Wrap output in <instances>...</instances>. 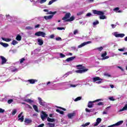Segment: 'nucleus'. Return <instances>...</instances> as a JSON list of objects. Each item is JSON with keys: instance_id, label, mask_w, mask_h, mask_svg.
<instances>
[{"instance_id": "obj_36", "label": "nucleus", "mask_w": 127, "mask_h": 127, "mask_svg": "<svg viewBox=\"0 0 127 127\" xmlns=\"http://www.w3.org/2000/svg\"><path fill=\"white\" fill-rule=\"evenodd\" d=\"M103 49V48L102 47H100L99 48H96L95 49V50H98L99 52H101V51H102Z\"/></svg>"}, {"instance_id": "obj_58", "label": "nucleus", "mask_w": 127, "mask_h": 127, "mask_svg": "<svg viewBox=\"0 0 127 127\" xmlns=\"http://www.w3.org/2000/svg\"><path fill=\"white\" fill-rule=\"evenodd\" d=\"M118 68H119V69H121V71H122L123 72H124V71H125V69H124V68H123V67H122L121 66H118Z\"/></svg>"}, {"instance_id": "obj_23", "label": "nucleus", "mask_w": 127, "mask_h": 127, "mask_svg": "<svg viewBox=\"0 0 127 127\" xmlns=\"http://www.w3.org/2000/svg\"><path fill=\"white\" fill-rule=\"evenodd\" d=\"M1 40H3V41H5L6 42H10V41H11V39L5 38L3 37H1Z\"/></svg>"}, {"instance_id": "obj_35", "label": "nucleus", "mask_w": 127, "mask_h": 127, "mask_svg": "<svg viewBox=\"0 0 127 127\" xmlns=\"http://www.w3.org/2000/svg\"><path fill=\"white\" fill-rule=\"evenodd\" d=\"M113 35H114V36H115V37H119V32H115L113 33Z\"/></svg>"}, {"instance_id": "obj_49", "label": "nucleus", "mask_w": 127, "mask_h": 127, "mask_svg": "<svg viewBox=\"0 0 127 127\" xmlns=\"http://www.w3.org/2000/svg\"><path fill=\"white\" fill-rule=\"evenodd\" d=\"M53 2H55L54 0H52L50 1L48 3L49 5H51V4H52V3H53Z\"/></svg>"}, {"instance_id": "obj_42", "label": "nucleus", "mask_w": 127, "mask_h": 127, "mask_svg": "<svg viewBox=\"0 0 127 127\" xmlns=\"http://www.w3.org/2000/svg\"><path fill=\"white\" fill-rule=\"evenodd\" d=\"M81 97H78L74 99V102H78V101H80L81 100Z\"/></svg>"}, {"instance_id": "obj_40", "label": "nucleus", "mask_w": 127, "mask_h": 127, "mask_svg": "<svg viewBox=\"0 0 127 127\" xmlns=\"http://www.w3.org/2000/svg\"><path fill=\"white\" fill-rule=\"evenodd\" d=\"M16 109H14L12 110V116H14V115H15V114H16Z\"/></svg>"}, {"instance_id": "obj_20", "label": "nucleus", "mask_w": 127, "mask_h": 127, "mask_svg": "<svg viewBox=\"0 0 127 127\" xmlns=\"http://www.w3.org/2000/svg\"><path fill=\"white\" fill-rule=\"evenodd\" d=\"M37 42L38 44L39 45H40V46H41V45H43V40H42V39H38Z\"/></svg>"}, {"instance_id": "obj_39", "label": "nucleus", "mask_w": 127, "mask_h": 127, "mask_svg": "<svg viewBox=\"0 0 127 127\" xmlns=\"http://www.w3.org/2000/svg\"><path fill=\"white\" fill-rule=\"evenodd\" d=\"M99 24V21L98 20H96L93 23V25L95 26Z\"/></svg>"}, {"instance_id": "obj_22", "label": "nucleus", "mask_w": 127, "mask_h": 127, "mask_svg": "<svg viewBox=\"0 0 127 127\" xmlns=\"http://www.w3.org/2000/svg\"><path fill=\"white\" fill-rule=\"evenodd\" d=\"M0 44L2 46H3V47H4L5 48H6V47H8V46H9L8 44L4 43L2 42H0Z\"/></svg>"}, {"instance_id": "obj_16", "label": "nucleus", "mask_w": 127, "mask_h": 127, "mask_svg": "<svg viewBox=\"0 0 127 127\" xmlns=\"http://www.w3.org/2000/svg\"><path fill=\"white\" fill-rule=\"evenodd\" d=\"M27 82L29 83V84H35V82H37V80L31 79L27 80Z\"/></svg>"}, {"instance_id": "obj_37", "label": "nucleus", "mask_w": 127, "mask_h": 127, "mask_svg": "<svg viewBox=\"0 0 127 127\" xmlns=\"http://www.w3.org/2000/svg\"><path fill=\"white\" fill-rule=\"evenodd\" d=\"M20 63L21 64L22 63H23L25 61V59L24 58H23L21 59L20 60Z\"/></svg>"}, {"instance_id": "obj_27", "label": "nucleus", "mask_w": 127, "mask_h": 127, "mask_svg": "<svg viewBox=\"0 0 127 127\" xmlns=\"http://www.w3.org/2000/svg\"><path fill=\"white\" fill-rule=\"evenodd\" d=\"M33 108L34 110L35 111V112H37V113H38V107H37V105H33Z\"/></svg>"}, {"instance_id": "obj_53", "label": "nucleus", "mask_w": 127, "mask_h": 127, "mask_svg": "<svg viewBox=\"0 0 127 127\" xmlns=\"http://www.w3.org/2000/svg\"><path fill=\"white\" fill-rule=\"evenodd\" d=\"M5 110L4 109H2L1 108H0V114H1L2 113H4Z\"/></svg>"}, {"instance_id": "obj_63", "label": "nucleus", "mask_w": 127, "mask_h": 127, "mask_svg": "<svg viewBox=\"0 0 127 127\" xmlns=\"http://www.w3.org/2000/svg\"><path fill=\"white\" fill-rule=\"evenodd\" d=\"M56 40H57L58 41H59L60 40H61V37L56 38Z\"/></svg>"}, {"instance_id": "obj_18", "label": "nucleus", "mask_w": 127, "mask_h": 127, "mask_svg": "<svg viewBox=\"0 0 127 127\" xmlns=\"http://www.w3.org/2000/svg\"><path fill=\"white\" fill-rule=\"evenodd\" d=\"M125 111H127V104H126L122 109H120L118 113H121V112H125Z\"/></svg>"}, {"instance_id": "obj_15", "label": "nucleus", "mask_w": 127, "mask_h": 127, "mask_svg": "<svg viewBox=\"0 0 127 127\" xmlns=\"http://www.w3.org/2000/svg\"><path fill=\"white\" fill-rule=\"evenodd\" d=\"M75 116H76V113L75 112L68 113L67 115V118H68V119H72V118H74Z\"/></svg>"}, {"instance_id": "obj_56", "label": "nucleus", "mask_w": 127, "mask_h": 127, "mask_svg": "<svg viewBox=\"0 0 127 127\" xmlns=\"http://www.w3.org/2000/svg\"><path fill=\"white\" fill-rule=\"evenodd\" d=\"M85 112H86V113H90L91 110L88 109V108H86L85 109Z\"/></svg>"}, {"instance_id": "obj_34", "label": "nucleus", "mask_w": 127, "mask_h": 127, "mask_svg": "<svg viewBox=\"0 0 127 127\" xmlns=\"http://www.w3.org/2000/svg\"><path fill=\"white\" fill-rule=\"evenodd\" d=\"M48 126L49 127H55V124H53V123H49L48 124Z\"/></svg>"}, {"instance_id": "obj_44", "label": "nucleus", "mask_w": 127, "mask_h": 127, "mask_svg": "<svg viewBox=\"0 0 127 127\" xmlns=\"http://www.w3.org/2000/svg\"><path fill=\"white\" fill-rule=\"evenodd\" d=\"M125 50H126L125 48H122V49H118V51H120L121 52H124V51H125Z\"/></svg>"}, {"instance_id": "obj_60", "label": "nucleus", "mask_w": 127, "mask_h": 127, "mask_svg": "<svg viewBox=\"0 0 127 127\" xmlns=\"http://www.w3.org/2000/svg\"><path fill=\"white\" fill-rule=\"evenodd\" d=\"M27 29H33V27H30V26H28L26 27Z\"/></svg>"}, {"instance_id": "obj_29", "label": "nucleus", "mask_w": 127, "mask_h": 127, "mask_svg": "<svg viewBox=\"0 0 127 127\" xmlns=\"http://www.w3.org/2000/svg\"><path fill=\"white\" fill-rule=\"evenodd\" d=\"M90 124L91 123L90 122H87V123H85V124L82 125L81 126V127H88V126H90Z\"/></svg>"}, {"instance_id": "obj_48", "label": "nucleus", "mask_w": 127, "mask_h": 127, "mask_svg": "<svg viewBox=\"0 0 127 127\" xmlns=\"http://www.w3.org/2000/svg\"><path fill=\"white\" fill-rule=\"evenodd\" d=\"M38 20H44V17H38Z\"/></svg>"}, {"instance_id": "obj_45", "label": "nucleus", "mask_w": 127, "mask_h": 127, "mask_svg": "<svg viewBox=\"0 0 127 127\" xmlns=\"http://www.w3.org/2000/svg\"><path fill=\"white\" fill-rule=\"evenodd\" d=\"M57 29H58V30H65V28H64V27H58L57 28Z\"/></svg>"}, {"instance_id": "obj_50", "label": "nucleus", "mask_w": 127, "mask_h": 127, "mask_svg": "<svg viewBox=\"0 0 127 127\" xmlns=\"http://www.w3.org/2000/svg\"><path fill=\"white\" fill-rule=\"evenodd\" d=\"M12 102H13V100H12V99H9L7 101L8 104H11V103H12Z\"/></svg>"}, {"instance_id": "obj_52", "label": "nucleus", "mask_w": 127, "mask_h": 127, "mask_svg": "<svg viewBox=\"0 0 127 127\" xmlns=\"http://www.w3.org/2000/svg\"><path fill=\"white\" fill-rule=\"evenodd\" d=\"M6 17L7 19H8V20H9V19H10V18H11V17H10V16L9 15H6Z\"/></svg>"}, {"instance_id": "obj_3", "label": "nucleus", "mask_w": 127, "mask_h": 127, "mask_svg": "<svg viewBox=\"0 0 127 127\" xmlns=\"http://www.w3.org/2000/svg\"><path fill=\"white\" fill-rule=\"evenodd\" d=\"M92 80L94 83L96 82V84H102V83H103V80L104 79L100 78V77L97 76V77H93L92 78Z\"/></svg>"}, {"instance_id": "obj_9", "label": "nucleus", "mask_w": 127, "mask_h": 127, "mask_svg": "<svg viewBox=\"0 0 127 127\" xmlns=\"http://www.w3.org/2000/svg\"><path fill=\"white\" fill-rule=\"evenodd\" d=\"M64 84L68 86L67 89H69V88H76L78 86V84H69V82H64Z\"/></svg>"}, {"instance_id": "obj_43", "label": "nucleus", "mask_w": 127, "mask_h": 127, "mask_svg": "<svg viewBox=\"0 0 127 127\" xmlns=\"http://www.w3.org/2000/svg\"><path fill=\"white\" fill-rule=\"evenodd\" d=\"M125 37V34H119L118 37H121L123 38V37Z\"/></svg>"}, {"instance_id": "obj_12", "label": "nucleus", "mask_w": 127, "mask_h": 127, "mask_svg": "<svg viewBox=\"0 0 127 127\" xmlns=\"http://www.w3.org/2000/svg\"><path fill=\"white\" fill-rule=\"evenodd\" d=\"M101 57H102V60H106V59H109L110 58L109 56H107V52H105L102 54Z\"/></svg>"}, {"instance_id": "obj_57", "label": "nucleus", "mask_w": 127, "mask_h": 127, "mask_svg": "<svg viewBox=\"0 0 127 127\" xmlns=\"http://www.w3.org/2000/svg\"><path fill=\"white\" fill-rule=\"evenodd\" d=\"M82 14H83V11H81L77 13V15L78 16L82 15Z\"/></svg>"}, {"instance_id": "obj_10", "label": "nucleus", "mask_w": 127, "mask_h": 127, "mask_svg": "<svg viewBox=\"0 0 127 127\" xmlns=\"http://www.w3.org/2000/svg\"><path fill=\"white\" fill-rule=\"evenodd\" d=\"M102 122V119L101 118H97L96 119V122L93 124V127H97L100 125V123Z\"/></svg>"}, {"instance_id": "obj_59", "label": "nucleus", "mask_w": 127, "mask_h": 127, "mask_svg": "<svg viewBox=\"0 0 127 127\" xmlns=\"http://www.w3.org/2000/svg\"><path fill=\"white\" fill-rule=\"evenodd\" d=\"M118 68H119V69H121V71H122L123 72H124V71H125V69H124V68H123V67H122L121 66H118Z\"/></svg>"}, {"instance_id": "obj_54", "label": "nucleus", "mask_w": 127, "mask_h": 127, "mask_svg": "<svg viewBox=\"0 0 127 127\" xmlns=\"http://www.w3.org/2000/svg\"><path fill=\"white\" fill-rule=\"evenodd\" d=\"M98 106H104V103L103 102H99L97 104Z\"/></svg>"}, {"instance_id": "obj_47", "label": "nucleus", "mask_w": 127, "mask_h": 127, "mask_svg": "<svg viewBox=\"0 0 127 127\" xmlns=\"http://www.w3.org/2000/svg\"><path fill=\"white\" fill-rule=\"evenodd\" d=\"M47 0H40V3L42 4V3H44V2H46Z\"/></svg>"}, {"instance_id": "obj_8", "label": "nucleus", "mask_w": 127, "mask_h": 127, "mask_svg": "<svg viewBox=\"0 0 127 127\" xmlns=\"http://www.w3.org/2000/svg\"><path fill=\"white\" fill-rule=\"evenodd\" d=\"M123 123H124V121H121L117 122L115 124H113L112 125L108 126V127H119V126H121V125H123Z\"/></svg>"}, {"instance_id": "obj_38", "label": "nucleus", "mask_w": 127, "mask_h": 127, "mask_svg": "<svg viewBox=\"0 0 127 127\" xmlns=\"http://www.w3.org/2000/svg\"><path fill=\"white\" fill-rule=\"evenodd\" d=\"M70 74H72V71H69V72H67L66 73H65L64 75V76L67 77V76H69V75H70Z\"/></svg>"}, {"instance_id": "obj_46", "label": "nucleus", "mask_w": 127, "mask_h": 127, "mask_svg": "<svg viewBox=\"0 0 127 127\" xmlns=\"http://www.w3.org/2000/svg\"><path fill=\"white\" fill-rule=\"evenodd\" d=\"M60 56L61 58H64L66 57V56H65V55H64L62 53H61L60 54Z\"/></svg>"}, {"instance_id": "obj_25", "label": "nucleus", "mask_w": 127, "mask_h": 127, "mask_svg": "<svg viewBox=\"0 0 127 127\" xmlns=\"http://www.w3.org/2000/svg\"><path fill=\"white\" fill-rule=\"evenodd\" d=\"M24 101L26 102L27 103H29V104H31V103H34V100L30 99H25Z\"/></svg>"}, {"instance_id": "obj_4", "label": "nucleus", "mask_w": 127, "mask_h": 127, "mask_svg": "<svg viewBox=\"0 0 127 127\" xmlns=\"http://www.w3.org/2000/svg\"><path fill=\"white\" fill-rule=\"evenodd\" d=\"M36 36H42V37H45L46 34L44 32L39 31L35 33Z\"/></svg>"}, {"instance_id": "obj_13", "label": "nucleus", "mask_w": 127, "mask_h": 127, "mask_svg": "<svg viewBox=\"0 0 127 127\" xmlns=\"http://www.w3.org/2000/svg\"><path fill=\"white\" fill-rule=\"evenodd\" d=\"M23 112H21V113L18 116V121H20L21 122H23L24 120V116L22 115Z\"/></svg>"}, {"instance_id": "obj_30", "label": "nucleus", "mask_w": 127, "mask_h": 127, "mask_svg": "<svg viewBox=\"0 0 127 127\" xmlns=\"http://www.w3.org/2000/svg\"><path fill=\"white\" fill-rule=\"evenodd\" d=\"M21 36L20 35H18L16 37V40H17V41H20L21 40Z\"/></svg>"}, {"instance_id": "obj_61", "label": "nucleus", "mask_w": 127, "mask_h": 127, "mask_svg": "<svg viewBox=\"0 0 127 127\" xmlns=\"http://www.w3.org/2000/svg\"><path fill=\"white\" fill-rule=\"evenodd\" d=\"M77 32H78V30H75L73 31V34L76 35L77 34Z\"/></svg>"}, {"instance_id": "obj_14", "label": "nucleus", "mask_w": 127, "mask_h": 127, "mask_svg": "<svg viewBox=\"0 0 127 127\" xmlns=\"http://www.w3.org/2000/svg\"><path fill=\"white\" fill-rule=\"evenodd\" d=\"M0 58L1 60V64L3 65L4 64H5V63H6L7 60H6V59H5V58H4L3 56H0Z\"/></svg>"}, {"instance_id": "obj_5", "label": "nucleus", "mask_w": 127, "mask_h": 127, "mask_svg": "<svg viewBox=\"0 0 127 127\" xmlns=\"http://www.w3.org/2000/svg\"><path fill=\"white\" fill-rule=\"evenodd\" d=\"M92 43V41H88L82 43L81 44L79 45L78 46V48H82V47H84V46H86L87 44H91Z\"/></svg>"}, {"instance_id": "obj_55", "label": "nucleus", "mask_w": 127, "mask_h": 127, "mask_svg": "<svg viewBox=\"0 0 127 127\" xmlns=\"http://www.w3.org/2000/svg\"><path fill=\"white\" fill-rule=\"evenodd\" d=\"M109 100L110 101H115V99H114L113 97H110L109 98Z\"/></svg>"}, {"instance_id": "obj_33", "label": "nucleus", "mask_w": 127, "mask_h": 127, "mask_svg": "<svg viewBox=\"0 0 127 127\" xmlns=\"http://www.w3.org/2000/svg\"><path fill=\"white\" fill-rule=\"evenodd\" d=\"M56 13H57V11L52 12L51 11L48 12L47 14H53V15H54V14H56Z\"/></svg>"}, {"instance_id": "obj_2", "label": "nucleus", "mask_w": 127, "mask_h": 127, "mask_svg": "<svg viewBox=\"0 0 127 127\" xmlns=\"http://www.w3.org/2000/svg\"><path fill=\"white\" fill-rule=\"evenodd\" d=\"M104 100L103 99H97L96 100L93 101H89L88 103L87 107L88 108H93L94 107V103H96V102H100V101H103Z\"/></svg>"}, {"instance_id": "obj_17", "label": "nucleus", "mask_w": 127, "mask_h": 127, "mask_svg": "<svg viewBox=\"0 0 127 127\" xmlns=\"http://www.w3.org/2000/svg\"><path fill=\"white\" fill-rule=\"evenodd\" d=\"M88 70V69H80V70H75V72L76 73H85V72H87Z\"/></svg>"}, {"instance_id": "obj_6", "label": "nucleus", "mask_w": 127, "mask_h": 127, "mask_svg": "<svg viewBox=\"0 0 127 127\" xmlns=\"http://www.w3.org/2000/svg\"><path fill=\"white\" fill-rule=\"evenodd\" d=\"M38 100L39 101V103L41 106H42V107H45V105H46V103L42 100V99L40 97L38 98Z\"/></svg>"}, {"instance_id": "obj_1", "label": "nucleus", "mask_w": 127, "mask_h": 127, "mask_svg": "<svg viewBox=\"0 0 127 127\" xmlns=\"http://www.w3.org/2000/svg\"><path fill=\"white\" fill-rule=\"evenodd\" d=\"M93 12L94 14H97V15H100V19H107V17L105 16L104 13L102 11H98L96 10H93Z\"/></svg>"}, {"instance_id": "obj_32", "label": "nucleus", "mask_w": 127, "mask_h": 127, "mask_svg": "<svg viewBox=\"0 0 127 127\" xmlns=\"http://www.w3.org/2000/svg\"><path fill=\"white\" fill-rule=\"evenodd\" d=\"M18 43V42H17L16 40H13L12 43H11V44H12V45H16V44H17Z\"/></svg>"}, {"instance_id": "obj_26", "label": "nucleus", "mask_w": 127, "mask_h": 127, "mask_svg": "<svg viewBox=\"0 0 127 127\" xmlns=\"http://www.w3.org/2000/svg\"><path fill=\"white\" fill-rule=\"evenodd\" d=\"M111 108V106L108 107L106 108V110L103 111V115H108V110Z\"/></svg>"}, {"instance_id": "obj_7", "label": "nucleus", "mask_w": 127, "mask_h": 127, "mask_svg": "<svg viewBox=\"0 0 127 127\" xmlns=\"http://www.w3.org/2000/svg\"><path fill=\"white\" fill-rule=\"evenodd\" d=\"M70 16H71V13H70V12L66 13L65 16L63 18V20L67 21V20L70 18Z\"/></svg>"}, {"instance_id": "obj_28", "label": "nucleus", "mask_w": 127, "mask_h": 127, "mask_svg": "<svg viewBox=\"0 0 127 127\" xmlns=\"http://www.w3.org/2000/svg\"><path fill=\"white\" fill-rule=\"evenodd\" d=\"M48 122H51V123H54L55 122V120L54 119L50 118L49 117L47 119Z\"/></svg>"}, {"instance_id": "obj_41", "label": "nucleus", "mask_w": 127, "mask_h": 127, "mask_svg": "<svg viewBox=\"0 0 127 127\" xmlns=\"http://www.w3.org/2000/svg\"><path fill=\"white\" fill-rule=\"evenodd\" d=\"M56 111H57V112L58 113H59L60 114H61V115H63V114H64V112L61 111H60V110H59V109H57Z\"/></svg>"}, {"instance_id": "obj_64", "label": "nucleus", "mask_w": 127, "mask_h": 127, "mask_svg": "<svg viewBox=\"0 0 127 127\" xmlns=\"http://www.w3.org/2000/svg\"><path fill=\"white\" fill-rule=\"evenodd\" d=\"M111 26H112V28H115L116 26H117V25L112 24Z\"/></svg>"}, {"instance_id": "obj_21", "label": "nucleus", "mask_w": 127, "mask_h": 127, "mask_svg": "<svg viewBox=\"0 0 127 127\" xmlns=\"http://www.w3.org/2000/svg\"><path fill=\"white\" fill-rule=\"evenodd\" d=\"M32 122V121H31V120H30V119H26L25 120V125H28L29 124H31Z\"/></svg>"}, {"instance_id": "obj_19", "label": "nucleus", "mask_w": 127, "mask_h": 127, "mask_svg": "<svg viewBox=\"0 0 127 127\" xmlns=\"http://www.w3.org/2000/svg\"><path fill=\"white\" fill-rule=\"evenodd\" d=\"M54 15H50L49 16H44V18L46 20H48V19H52L53 18Z\"/></svg>"}, {"instance_id": "obj_31", "label": "nucleus", "mask_w": 127, "mask_h": 127, "mask_svg": "<svg viewBox=\"0 0 127 127\" xmlns=\"http://www.w3.org/2000/svg\"><path fill=\"white\" fill-rule=\"evenodd\" d=\"M75 19V17L74 16H72L70 17L69 19L66 20L67 21H73Z\"/></svg>"}, {"instance_id": "obj_62", "label": "nucleus", "mask_w": 127, "mask_h": 127, "mask_svg": "<svg viewBox=\"0 0 127 127\" xmlns=\"http://www.w3.org/2000/svg\"><path fill=\"white\" fill-rule=\"evenodd\" d=\"M54 37H55V36L53 34L51 35L50 36V38L51 39H53Z\"/></svg>"}, {"instance_id": "obj_51", "label": "nucleus", "mask_w": 127, "mask_h": 127, "mask_svg": "<svg viewBox=\"0 0 127 127\" xmlns=\"http://www.w3.org/2000/svg\"><path fill=\"white\" fill-rule=\"evenodd\" d=\"M76 67L78 68V69H82L83 68V66H82L81 64L76 65Z\"/></svg>"}, {"instance_id": "obj_11", "label": "nucleus", "mask_w": 127, "mask_h": 127, "mask_svg": "<svg viewBox=\"0 0 127 127\" xmlns=\"http://www.w3.org/2000/svg\"><path fill=\"white\" fill-rule=\"evenodd\" d=\"M47 117H48V115L46 114V113L45 112L42 111V114L41 115V117L42 121H44L45 119L47 118Z\"/></svg>"}, {"instance_id": "obj_24", "label": "nucleus", "mask_w": 127, "mask_h": 127, "mask_svg": "<svg viewBox=\"0 0 127 127\" xmlns=\"http://www.w3.org/2000/svg\"><path fill=\"white\" fill-rule=\"evenodd\" d=\"M75 58H76V57H71L70 58H68L66 60V61L67 62H70V61H73V60H74V59H75Z\"/></svg>"}]
</instances>
